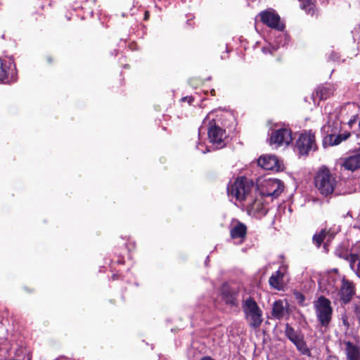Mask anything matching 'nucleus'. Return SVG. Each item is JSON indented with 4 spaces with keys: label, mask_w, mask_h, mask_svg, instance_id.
<instances>
[{
    "label": "nucleus",
    "mask_w": 360,
    "mask_h": 360,
    "mask_svg": "<svg viewBox=\"0 0 360 360\" xmlns=\"http://www.w3.org/2000/svg\"><path fill=\"white\" fill-rule=\"evenodd\" d=\"M357 106L354 103H347L340 109L329 113L327 124L322 127V131L327 134L328 142L332 146L340 144L346 140L350 133L337 134L342 124L352 127L356 122Z\"/></svg>",
    "instance_id": "obj_1"
},
{
    "label": "nucleus",
    "mask_w": 360,
    "mask_h": 360,
    "mask_svg": "<svg viewBox=\"0 0 360 360\" xmlns=\"http://www.w3.org/2000/svg\"><path fill=\"white\" fill-rule=\"evenodd\" d=\"M342 182L329 169L322 167L314 177V185L321 195L328 197L332 194L340 195Z\"/></svg>",
    "instance_id": "obj_2"
},
{
    "label": "nucleus",
    "mask_w": 360,
    "mask_h": 360,
    "mask_svg": "<svg viewBox=\"0 0 360 360\" xmlns=\"http://www.w3.org/2000/svg\"><path fill=\"white\" fill-rule=\"evenodd\" d=\"M213 113H210L204 119L202 126L199 128V138L202 132L207 130V134L210 141L217 148H221L224 146L225 131L218 125H217L213 117H211Z\"/></svg>",
    "instance_id": "obj_3"
},
{
    "label": "nucleus",
    "mask_w": 360,
    "mask_h": 360,
    "mask_svg": "<svg viewBox=\"0 0 360 360\" xmlns=\"http://www.w3.org/2000/svg\"><path fill=\"white\" fill-rule=\"evenodd\" d=\"M243 310L251 328H257L261 326L263 321L262 311L253 298L248 297L243 302Z\"/></svg>",
    "instance_id": "obj_4"
},
{
    "label": "nucleus",
    "mask_w": 360,
    "mask_h": 360,
    "mask_svg": "<svg viewBox=\"0 0 360 360\" xmlns=\"http://www.w3.org/2000/svg\"><path fill=\"white\" fill-rule=\"evenodd\" d=\"M253 188V184L246 177L238 178L233 184L228 186L227 193L229 196L234 197L236 200H246Z\"/></svg>",
    "instance_id": "obj_5"
},
{
    "label": "nucleus",
    "mask_w": 360,
    "mask_h": 360,
    "mask_svg": "<svg viewBox=\"0 0 360 360\" xmlns=\"http://www.w3.org/2000/svg\"><path fill=\"white\" fill-rule=\"evenodd\" d=\"M317 320L321 326L328 328L332 319L333 308L330 301L324 296H320L314 302Z\"/></svg>",
    "instance_id": "obj_6"
},
{
    "label": "nucleus",
    "mask_w": 360,
    "mask_h": 360,
    "mask_svg": "<svg viewBox=\"0 0 360 360\" xmlns=\"http://www.w3.org/2000/svg\"><path fill=\"white\" fill-rule=\"evenodd\" d=\"M285 335L296 347L297 349L303 355L309 356L311 352L304 340V334L301 330H295L289 323L285 325Z\"/></svg>",
    "instance_id": "obj_7"
},
{
    "label": "nucleus",
    "mask_w": 360,
    "mask_h": 360,
    "mask_svg": "<svg viewBox=\"0 0 360 360\" xmlns=\"http://www.w3.org/2000/svg\"><path fill=\"white\" fill-rule=\"evenodd\" d=\"M292 141V132L288 127L273 129L270 134L269 143L276 148L283 145L288 146Z\"/></svg>",
    "instance_id": "obj_8"
},
{
    "label": "nucleus",
    "mask_w": 360,
    "mask_h": 360,
    "mask_svg": "<svg viewBox=\"0 0 360 360\" xmlns=\"http://www.w3.org/2000/svg\"><path fill=\"white\" fill-rule=\"evenodd\" d=\"M284 186L277 179H269L264 181L261 186V196L276 198L283 192Z\"/></svg>",
    "instance_id": "obj_9"
},
{
    "label": "nucleus",
    "mask_w": 360,
    "mask_h": 360,
    "mask_svg": "<svg viewBox=\"0 0 360 360\" xmlns=\"http://www.w3.org/2000/svg\"><path fill=\"white\" fill-rule=\"evenodd\" d=\"M296 148L302 155H307L311 150H315L316 145L314 134L311 131L300 134L296 141Z\"/></svg>",
    "instance_id": "obj_10"
},
{
    "label": "nucleus",
    "mask_w": 360,
    "mask_h": 360,
    "mask_svg": "<svg viewBox=\"0 0 360 360\" xmlns=\"http://www.w3.org/2000/svg\"><path fill=\"white\" fill-rule=\"evenodd\" d=\"M343 278L340 275L330 274L325 280H322L319 285L323 291H326L328 295H330L334 298L338 294V290Z\"/></svg>",
    "instance_id": "obj_11"
},
{
    "label": "nucleus",
    "mask_w": 360,
    "mask_h": 360,
    "mask_svg": "<svg viewBox=\"0 0 360 360\" xmlns=\"http://www.w3.org/2000/svg\"><path fill=\"white\" fill-rule=\"evenodd\" d=\"M268 205L264 202V198L259 196L254 201H250L247 205V210L250 215L255 218L264 217L268 212Z\"/></svg>",
    "instance_id": "obj_12"
},
{
    "label": "nucleus",
    "mask_w": 360,
    "mask_h": 360,
    "mask_svg": "<svg viewBox=\"0 0 360 360\" xmlns=\"http://www.w3.org/2000/svg\"><path fill=\"white\" fill-rule=\"evenodd\" d=\"M290 314L289 303L286 300H278L274 302L271 311L273 318L278 320L288 319Z\"/></svg>",
    "instance_id": "obj_13"
},
{
    "label": "nucleus",
    "mask_w": 360,
    "mask_h": 360,
    "mask_svg": "<svg viewBox=\"0 0 360 360\" xmlns=\"http://www.w3.org/2000/svg\"><path fill=\"white\" fill-rule=\"evenodd\" d=\"M262 22L271 27L276 29L278 31L283 30L284 28L283 24L280 22L279 15L274 11H264L259 13Z\"/></svg>",
    "instance_id": "obj_14"
},
{
    "label": "nucleus",
    "mask_w": 360,
    "mask_h": 360,
    "mask_svg": "<svg viewBox=\"0 0 360 360\" xmlns=\"http://www.w3.org/2000/svg\"><path fill=\"white\" fill-rule=\"evenodd\" d=\"M258 165L266 170L279 171L283 169V165L278 158L273 155L261 156L258 160Z\"/></svg>",
    "instance_id": "obj_15"
},
{
    "label": "nucleus",
    "mask_w": 360,
    "mask_h": 360,
    "mask_svg": "<svg viewBox=\"0 0 360 360\" xmlns=\"http://www.w3.org/2000/svg\"><path fill=\"white\" fill-rule=\"evenodd\" d=\"M354 294V287L352 283L343 278L338 290V294L333 299H340L343 304L349 303Z\"/></svg>",
    "instance_id": "obj_16"
},
{
    "label": "nucleus",
    "mask_w": 360,
    "mask_h": 360,
    "mask_svg": "<svg viewBox=\"0 0 360 360\" xmlns=\"http://www.w3.org/2000/svg\"><path fill=\"white\" fill-rule=\"evenodd\" d=\"M340 166L345 170L355 171L360 168V151L352 153L345 158L340 162Z\"/></svg>",
    "instance_id": "obj_17"
},
{
    "label": "nucleus",
    "mask_w": 360,
    "mask_h": 360,
    "mask_svg": "<svg viewBox=\"0 0 360 360\" xmlns=\"http://www.w3.org/2000/svg\"><path fill=\"white\" fill-rule=\"evenodd\" d=\"M286 273L285 266H281L278 271L274 272L269 279L270 286L277 290L283 289L284 281L283 277Z\"/></svg>",
    "instance_id": "obj_18"
},
{
    "label": "nucleus",
    "mask_w": 360,
    "mask_h": 360,
    "mask_svg": "<svg viewBox=\"0 0 360 360\" xmlns=\"http://www.w3.org/2000/svg\"><path fill=\"white\" fill-rule=\"evenodd\" d=\"M335 89V86L330 84L319 86L317 87L315 92L313 93L312 98L314 102H316V99H327L333 94Z\"/></svg>",
    "instance_id": "obj_19"
},
{
    "label": "nucleus",
    "mask_w": 360,
    "mask_h": 360,
    "mask_svg": "<svg viewBox=\"0 0 360 360\" xmlns=\"http://www.w3.org/2000/svg\"><path fill=\"white\" fill-rule=\"evenodd\" d=\"M229 229L231 237L233 239L240 238L243 240L246 236V226L237 219L232 220Z\"/></svg>",
    "instance_id": "obj_20"
},
{
    "label": "nucleus",
    "mask_w": 360,
    "mask_h": 360,
    "mask_svg": "<svg viewBox=\"0 0 360 360\" xmlns=\"http://www.w3.org/2000/svg\"><path fill=\"white\" fill-rule=\"evenodd\" d=\"M221 297L225 304L236 307L238 305V293L231 290L227 285H224L221 290Z\"/></svg>",
    "instance_id": "obj_21"
},
{
    "label": "nucleus",
    "mask_w": 360,
    "mask_h": 360,
    "mask_svg": "<svg viewBox=\"0 0 360 360\" xmlns=\"http://www.w3.org/2000/svg\"><path fill=\"white\" fill-rule=\"evenodd\" d=\"M347 360H360V346L350 341H345Z\"/></svg>",
    "instance_id": "obj_22"
},
{
    "label": "nucleus",
    "mask_w": 360,
    "mask_h": 360,
    "mask_svg": "<svg viewBox=\"0 0 360 360\" xmlns=\"http://www.w3.org/2000/svg\"><path fill=\"white\" fill-rule=\"evenodd\" d=\"M334 238V234L330 233V231H326L325 230H322L319 233H316L313 236L314 243L316 244L317 247H319L321 243H323V248L326 250H327V247L331 240Z\"/></svg>",
    "instance_id": "obj_23"
},
{
    "label": "nucleus",
    "mask_w": 360,
    "mask_h": 360,
    "mask_svg": "<svg viewBox=\"0 0 360 360\" xmlns=\"http://www.w3.org/2000/svg\"><path fill=\"white\" fill-rule=\"evenodd\" d=\"M335 255L340 258H343L349 262L351 268H354V262L359 259V255L355 253H349L348 250L340 245L335 250Z\"/></svg>",
    "instance_id": "obj_24"
},
{
    "label": "nucleus",
    "mask_w": 360,
    "mask_h": 360,
    "mask_svg": "<svg viewBox=\"0 0 360 360\" xmlns=\"http://www.w3.org/2000/svg\"><path fill=\"white\" fill-rule=\"evenodd\" d=\"M288 43V36L284 33H280L275 39L272 46L274 50H277L281 46H284Z\"/></svg>",
    "instance_id": "obj_25"
},
{
    "label": "nucleus",
    "mask_w": 360,
    "mask_h": 360,
    "mask_svg": "<svg viewBox=\"0 0 360 360\" xmlns=\"http://www.w3.org/2000/svg\"><path fill=\"white\" fill-rule=\"evenodd\" d=\"M8 66L6 63H4L2 59L0 58V83H7L8 82Z\"/></svg>",
    "instance_id": "obj_26"
},
{
    "label": "nucleus",
    "mask_w": 360,
    "mask_h": 360,
    "mask_svg": "<svg viewBox=\"0 0 360 360\" xmlns=\"http://www.w3.org/2000/svg\"><path fill=\"white\" fill-rule=\"evenodd\" d=\"M314 4L311 1L302 3V8L304 9L309 14H314Z\"/></svg>",
    "instance_id": "obj_27"
},
{
    "label": "nucleus",
    "mask_w": 360,
    "mask_h": 360,
    "mask_svg": "<svg viewBox=\"0 0 360 360\" xmlns=\"http://www.w3.org/2000/svg\"><path fill=\"white\" fill-rule=\"evenodd\" d=\"M354 271H355L356 274L358 277L360 278V257L359 256V259L356 262H354V268H351Z\"/></svg>",
    "instance_id": "obj_28"
},
{
    "label": "nucleus",
    "mask_w": 360,
    "mask_h": 360,
    "mask_svg": "<svg viewBox=\"0 0 360 360\" xmlns=\"http://www.w3.org/2000/svg\"><path fill=\"white\" fill-rule=\"evenodd\" d=\"M272 46H273V45H271V44L268 46H264V47H262V51L265 54L267 53H272L273 51H275L272 49Z\"/></svg>",
    "instance_id": "obj_29"
},
{
    "label": "nucleus",
    "mask_w": 360,
    "mask_h": 360,
    "mask_svg": "<svg viewBox=\"0 0 360 360\" xmlns=\"http://www.w3.org/2000/svg\"><path fill=\"white\" fill-rule=\"evenodd\" d=\"M197 149L200 150L202 153H205L207 152H209L210 150L207 149V148H205V149L203 148V146L201 143H198V144L197 145Z\"/></svg>",
    "instance_id": "obj_30"
},
{
    "label": "nucleus",
    "mask_w": 360,
    "mask_h": 360,
    "mask_svg": "<svg viewBox=\"0 0 360 360\" xmlns=\"http://www.w3.org/2000/svg\"><path fill=\"white\" fill-rule=\"evenodd\" d=\"M342 322L343 324L347 326V328L349 327V322L347 321V317L346 316H342Z\"/></svg>",
    "instance_id": "obj_31"
},
{
    "label": "nucleus",
    "mask_w": 360,
    "mask_h": 360,
    "mask_svg": "<svg viewBox=\"0 0 360 360\" xmlns=\"http://www.w3.org/2000/svg\"><path fill=\"white\" fill-rule=\"evenodd\" d=\"M326 360H339L338 359V357L335 356H329Z\"/></svg>",
    "instance_id": "obj_32"
},
{
    "label": "nucleus",
    "mask_w": 360,
    "mask_h": 360,
    "mask_svg": "<svg viewBox=\"0 0 360 360\" xmlns=\"http://www.w3.org/2000/svg\"><path fill=\"white\" fill-rule=\"evenodd\" d=\"M200 360H214V359L210 356H203L202 358H201Z\"/></svg>",
    "instance_id": "obj_33"
},
{
    "label": "nucleus",
    "mask_w": 360,
    "mask_h": 360,
    "mask_svg": "<svg viewBox=\"0 0 360 360\" xmlns=\"http://www.w3.org/2000/svg\"><path fill=\"white\" fill-rule=\"evenodd\" d=\"M148 16H149V13H148V11H146V13H145V16H144V19H145V20H147V19H148Z\"/></svg>",
    "instance_id": "obj_34"
},
{
    "label": "nucleus",
    "mask_w": 360,
    "mask_h": 360,
    "mask_svg": "<svg viewBox=\"0 0 360 360\" xmlns=\"http://www.w3.org/2000/svg\"><path fill=\"white\" fill-rule=\"evenodd\" d=\"M12 65V62H9V66Z\"/></svg>",
    "instance_id": "obj_35"
},
{
    "label": "nucleus",
    "mask_w": 360,
    "mask_h": 360,
    "mask_svg": "<svg viewBox=\"0 0 360 360\" xmlns=\"http://www.w3.org/2000/svg\"><path fill=\"white\" fill-rule=\"evenodd\" d=\"M301 297H302V300H304V297L302 295H301Z\"/></svg>",
    "instance_id": "obj_36"
},
{
    "label": "nucleus",
    "mask_w": 360,
    "mask_h": 360,
    "mask_svg": "<svg viewBox=\"0 0 360 360\" xmlns=\"http://www.w3.org/2000/svg\"><path fill=\"white\" fill-rule=\"evenodd\" d=\"M358 89L360 90V84L358 86Z\"/></svg>",
    "instance_id": "obj_37"
},
{
    "label": "nucleus",
    "mask_w": 360,
    "mask_h": 360,
    "mask_svg": "<svg viewBox=\"0 0 360 360\" xmlns=\"http://www.w3.org/2000/svg\"><path fill=\"white\" fill-rule=\"evenodd\" d=\"M359 129H360V120H359Z\"/></svg>",
    "instance_id": "obj_38"
}]
</instances>
